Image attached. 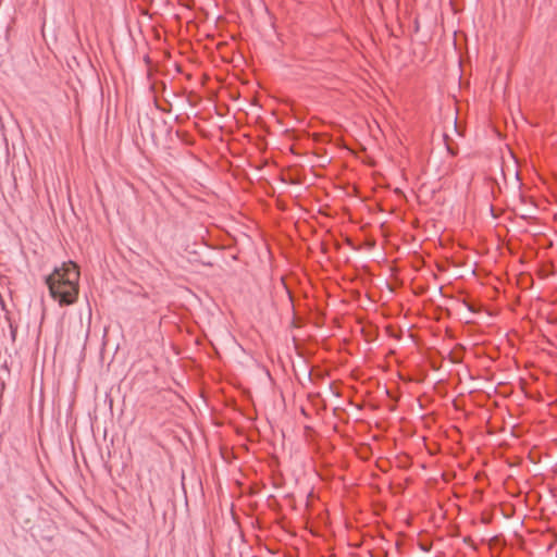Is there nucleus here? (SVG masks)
<instances>
[{"mask_svg": "<svg viewBox=\"0 0 557 557\" xmlns=\"http://www.w3.org/2000/svg\"><path fill=\"white\" fill-rule=\"evenodd\" d=\"M79 268L75 262H63L46 278L51 297L62 307L76 302L79 293Z\"/></svg>", "mask_w": 557, "mask_h": 557, "instance_id": "1", "label": "nucleus"}, {"mask_svg": "<svg viewBox=\"0 0 557 557\" xmlns=\"http://www.w3.org/2000/svg\"><path fill=\"white\" fill-rule=\"evenodd\" d=\"M543 537L547 541V544H546L547 550H550L554 547V545L556 544V541H557L556 535L554 533L548 532V533L544 534Z\"/></svg>", "mask_w": 557, "mask_h": 557, "instance_id": "2", "label": "nucleus"}, {"mask_svg": "<svg viewBox=\"0 0 557 557\" xmlns=\"http://www.w3.org/2000/svg\"><path fill=\"white\" fill-rule=\"evenodd\" d=\"M12 337H15V330H12Z\"/></svg>", "mask_w": 557, "mask_h": 557, "instance_id": "3", "label": "nucleus"}]
</instances>
